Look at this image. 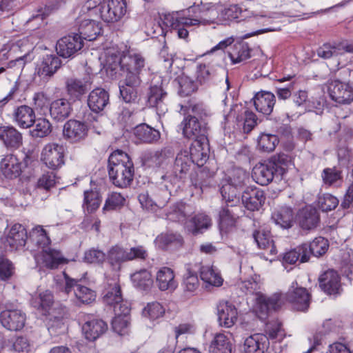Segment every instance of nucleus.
I'll list each match as a JSON object with an SVG mask.
<instances>
[{
	"label": "nucleus",
	"instance_id": "obj_46",
	"mask_svg": "<svg viewBox=\"0 0 353 353\" xmlns=\"http://www.w3.org/2000/svg\"><path fill=\"white\" fill-rule=\"evenodd\" d=\"M42 262L46 267L50 269L57 268L64 261L61 252L56 250L43 248L41 251Z\"/></svg>",
	"mask_w": 353,
	"mask_h": 353
},
{
	"label": "nucleus",
	"instance_id": "obj_24",
	"mask_svg": "<svg viewBox=\"0 0 353 353\" xmlns=\"http://www.w3.org/2000/svg\"><path fill=\"white\" fill-rule=\"evenodd\" d=\"M328 248L329 243L326 239L321 236L316 237L310 243L302 244V249H303L302 259L308 261L311 255L319 257L326 253Z\"/></svg>",
	"mask_w": 353,
	"mask_h": 353
},
{
	"label": "nucleus",
	"instance_id": "obj_14",
	"mask_svg": "<svg viewBox=\"0 0 353 353\" xmlns=\"http://www.w3.org/2000/svg\"><path fill=\"white\" fill-rule=\"evenodd\" d=\"M83 47V41L78 34L68 35L60 39L57 43V54L63 58L73 57Z\"/></svg>",
	"mask_w": 353,
	"mask_h": 353
},
{
	"label": "nucleus",
	"instance_id": "obj_21",
	"mask_svg": "<svg viewBox=\"0 0 353 353\" xmlns=\"http://www.w3.org/2000/svg\"><path fill=\"white\" fill-rule=\"evenodd\" d=\"M269 346L270 341L268 336L256 333L245 339L243 351L245 353H265Z\"/></svg>",
	"mask_w": 353,
	"mask_h": 353
},
{
	"label": "nucleus",
	"instance_id": "obj_8",
	"mask_svg": "<svg viewBox=\"0 0 353 353\" xmlns=\"http://www.w3.org/2000/svg\"><path fill=\"white\" fill-rule=\"evenodd\" d=\"M327 92L330 99L341 105H350L353 102V84L339 79L327 82Z\"/></svg>",
	"mask_w": 353,
	"mask_h": 353
},
{
	"label": "nucleus",
	"instance_id": "obj_48",
	"mask_svg": "<svg viewBox=\"0 0 353 353\" xmlns=\"http://www.w3.org/2000/svg\"><path fill=\"white\" fill-rule=\"evenodd\" d=\"M131 279L134 286L141 290L150 289L153 284V279L149 271L145 269L137 271L132 274Z\"/></svg>",
	"mask_w": 353,
	"mask_h": 353
},
{
	"label": "nucleus",
	"instance_id": "obj_51",
	"mask_svg": "<svg viewBox=\"0 0 353 353\" xmlns=\"http://www.w3.org/2000/svg\"><path fill=\"white\" fill-rule=\"evenodd\" d=\"M200 276L205 283L210 285L219 287L223 284V280L219 272L212 266H202L200 270Z\"/></svg>",
	"mask_w": 353,
	"mask_h": 353
},
{
	"label": "nucleus",
	"instance_id": "obj_55",
	"mask_svg": "<svg viewBox=\"0 0 353 353\" xmlns=\"http://www.w3.org/2000/svg\"><path fill=\"white\" fill-rule=\"evenodd\" d=\"M99 194L96 190H86L84 192L83 208L88 212L92 213L97 210L101 203Z\"/></svg>",
	"mask_w": 353,
	"mask_h": 353
},
{
	"label": "nucleus",
	"instance_id": "obj_13",
	"mask_svg": "<svg viewBox=\"0 0 353 353\" xmlns=\"http://www.w3.org/2000/svg\"><path fill=\"white\" fill-rule=\"evenodd\" d=\"M88 133V125L78 120L70 119L63 125V137L71 143H78L84 140Z\"/></svg>",
	"mask_w": 353,
	"mask_h": 353
},
{
	"label": "nucleus",
	"instance_id": "obj_28",
	"mask_svg": "<svg viewBox=\"0 0 353 353\" xmlns=\"http://www.w3.org/2000/svg\"><path fill=\"white\" fill-rule=\"evenodd\" d=\"M108 329V325L103 320L88 316L82 327L85 338L89 341H94L102 335Z\"/></svg>",
	"mask_w": 353,
	"mask_h": 353
},
{
	"label": "nucleus",
	"instance_id": "obj_34",
	"mask_svg": "<svg viewBox=\"0 0 353 353\" xmlns=\"http://www.w3.org/2000/svg\"><path fill=\"white\" fill-rule=\"evenodd\" d=\"M109 103V94L103 88H97L89 94L88 105L94 112H99L105 108Z\"/></svg>",
	"mask_w": 353,
	"mask_h": 353
},
{
	"label": "nucleus",
	"instance_id": "obj_6",
	"mask_svg": "<svg viewBox=\"0 0 353 353\" xmlns=\"http://www.w3.org/2000/svg\"><path fill=\"white\" fill-rule=\"evenodd\" d=\"M249 179L248 174L242 169H236L230 179V181L222 185L221 194L223 200L231 202V206H237L239 199L237 198V190L243 188Z\"/></svg>",
	"mask_w": 353,
	"mask_h": 353
},
{
	"label": "nucleus",
	"instance_id": "obj_2",
	"mask_svg": "<svg viewBox=\"0 0 353 353\" xmlns=\"http://www.w3.org/2000/svg\"><path fill=\"white\" fill-rule=\"evenodd\" d=\"M241 289L246 294H254V311L259 319L264 320L272 312L281 307L283 303L282 295L276 292L270 296L261 293V285L254 280H248L242 282Z\"/></svg>",
	"mask_w": 353,
	"mask_h": 353
},
{
	"label": "nucleus",
	"instance_id": "obj_42",
	"mask_svg": "<svg viewBox=\"0 0 353 353\" xmlns=\"http://www.w3.org/2000/svg\"><path fill=\"white\" fill-rule=\"evenodd\" d=\"M156 282L159 288L163 291L173 290L177 286L174 272L168 267H163L157 272Z\"/></svg>",
	"mask_w": 353,
	"mask_h": 353
},
{
	"label": "nucleus",
	"instance_id": "obj_23",
	"mask_svg": "<svg viewBox=\"0 0 353 353\" xmlns=\"http://www.w3.org/2000/svg\"><path fill=\"white\" fill-rule=\"evenodd\" d=\"M119 85L120 94L126 103L134 102L138 97V89L141 83V78L122 77Z\"/></svg>",
	"mask_w": 353,
	"mask_h": 353
},
{
	"label": "nucleus",
	"instance_id": "obj_26",
	"mask_svg": "<svg viewBox=\"0 0 353 353\" xmlns=\"http://www.w3.org/2000/svg\"><path fill=\"white\" fill-rule=\"evenodd\" d=\"M172 154V150L164 148L160 150L148 151L143 154L141 160L143 164L148 168H159Z\"/></svg>",
	"mask_w": 353,
	"mask_h": 353
},
{
	"label": "nucleus",
	"instance_id": "obj_10",
	"mask_svg": "<svg viewBox=\"0 0 353 353\" xmlns=\"http://www.w3.org/2000/svg\"><path fill=\"white\" fill-rule=\"evenodd\" d=\"M125 0H108L98 8V13L102 20L107 23H113L120 20L126 13Z\"/></svg>",
	"mask_w": 353,
	"mask_h": 353
},
{
	"label": "nucleus",
	"instance_id": "obj_36",
	"mask_svg": "<svg viewBox=\"0 0 353 353\" xmlns=\"http://www.w3.org/2000/svg\"><path fill=\"white\" fill-rule=\"evenodd\" d=\"M252 236L259 248L264 250L271 255L276 254L277 250L269 230L259 228L253 232Z\"/></svg>",
	"mask_w": 353,
	"mask_h": 353
},
{
	"label": "nucleus",
	"instance_id": "obj_20",
	"mask_svg": "<svg viewBox=\"0 0 353 353\" xmlns=\"http://www.w3.org/2000/svg\"><path fill=\"white\" fill-rule=\"evenodd\" d=\"M217 314L219 323L225 327H232L238 319L236 307L226 301H221L217 305Z\"/></svg>",
	"mask_w": 353,
	"mask_h": 353
},
{
	"label": "nucleus",
	"instance_id": "obj_64",
	"mask_svg": "<svg viewBox=\"0 0 353 353\" xmlns=\"http://www.w3.org/2000/svg\"><path fill=\"white\" fill-rule=\"evenodd\" d=\"M125 198L120 193L112 192L110 194L103 208V210H113L124 205Z\"/></svg>",
	"mask_w": 353,
	"mask_h": 353
},
{
	"label": "nucleus",
	"instance_id": "obj_53",
	"mask_svg": "<svg viewBox=\"0 0 353 353\" xmlns=\"http://www.w3.org/2000/svg\"><path fill=\"white\" fill-rule=\"evenodd\" d=\"M66 89L68 94L74 97H79L88 90L87 82L74 78L68 79Z\"/></svg>",
	"mask_w": 353,
	"mask_h": 353
},
{
	"label": "nucleus",
	"instance_id": "obj_44",
	"mask_svg": "<svg viewBox=\"0 0 353 353\" xmlns=\"http://www.w3.org/2000/svg\"><path fill=\"white\" fill-rule=\"evenodd\" d=\"M135 137L142 143H152L160 138V132L146 124H140L134 129Z\"/></svg>",
	"mask_w": 353,
	"mask_h": 353
},
{
	"label": "nucleus",
	"instance_id": "obj_59",
	"mask_svg": "<svg viewBox=\"0 0 353 353\" xmlns=\"http://www.w3.org/2000/svg\"><path fill=\"white\" fill-rule=\"evenodd\" d=\"M236 120L243 124L244 132H249L256 125L257 118L254 112L245 108L242 114L237 117Z\"/></svg>",
	"mask_w": 353,
	"mask_h": 353
},
{
	"label": "nucleus",
	"instance_id": "obj_7",
	"mask_svg": "<svg viewBox=\"0 0 353 353\" xmlns=\"http://www.w3.org/2000/svg\"><path fill=\"white\" fill-rule=\"evenodd\" d=\"M63 276L65 283L63 291L67 294L72 292L75 297L74 301L77 305L89 304L95 300L94 291L83 285L80 280L72 279L65 272H63Z\"/></svg>",
	"mask_w": 353,
	"mask_h": 353
},
{
	"label": "nucleus",
	"instance_id": "obj_61",
	"mask_svg": "<svg viewBox=\"0 0 353 353\" xmlns=\"http://www.w3.org/2000/svg\"><path fill=\"white\" fill-rule=\"evenodd\" d=\"M339 199L330 194H324L318 199V207L323 212H329L334 210L339 205Z\"/></svg>",
	"mask_w": 353,
	"mask_h": 353
},
{
	"label": "nucleus",
	"instance_id": "obj_29",
	"mask_svg": "<svg viewBox=\"0 0 353 353\" xmlns=\"http://www.w3.org/2000/svg\"><path fill=\"white\" fill-rule=\"evenodd\" d=\"M192 163V159L190 158L188 151L187 150L180 151L176 157L172 169L174 179H184L190 171Z\"/></svg>",
	"mask_w": 353,
	"mask_h": 353
},
{
	"label": "nucleus",
	"instance_id": "obj_4",
	"mask_svg": "<svg viewBox=\"0 0 353 353\" xmlns=\"http://www.w3.org/2000/svg\"><path fill=\"white\" fill-rule=\"evenodd\" d=\"M217 12L209 10L202 16L190 18L182 16L180 13H171L164 17V23L170 27L179 39H187L189 35L188 28L199 25H207L214 22Z\"/></svg>",
	"mask_w": 353,
	"mask_h": 353
},
{
	"label": "nucleus",
	"instance_id": "obj_30",
	"mask_svg": "<svg viewBox=\"0 0 353 353\" xmlns=\"http://www.w3.org/2000/svg\"><path fill=\"white\" fill-rule=\"evenodd\" d=\"M0 171L8 179H16L20 176L22 172L21 164L16 156L8 154L2 159L0 163Z\"/></svg>",
	"mask_w": 353,
	"mask_h": 353
},
{
	"label": "nucleus",
	"instance_id": "obj_3",
	"mask_svg": "<svg viewBox=\"0 0 353 353\" xmlns=\"http://www.w3.org/2000/svg\"><path fill=\"white\" fill-rule=\"evenodd\" d=\"M108 68L115 73L119 70L121 77L141 78L145 70L146 60L141 54L129 52L123 56L112 55L107 58Z\"/></svg>",
	"mask_w": 353,
	"mask_h": 353
},
{
	"label": "nucleus",
	"instance_id": "obj_43",
	"mask_svg": "<svg viewBox=\"0 0 353 353\" xmlns=\"http://www.w3.org/2000/svg\"><path fill=\"white\" fill-rule=\"evenodd\" d=\"M154 242L159 248L167 250L171 247H181L183 245V240L180 234L167 232L158 235Z\"/></svg>",
	"mask_w": 353,
	"mask_h": 353
},
{
	"label": "nucleus",
	"instance_id": "obj_12",
	"mask_svg": "<svg viewBox=\"0 0 353 353\" xmlns=\"http://www.w3.org/2000/svg\"><path fill=\"white\" fill-rule=\"evenodd\" d=\"M41 161L50 169L56 170L64 163L63 148L57 143H48L43 148Z\"/></svg>",
	"mask_w": 353,
	"mask_h": 353
},
{
	"label": "nucleus",
	"instance_id": "obj_39",
	"mask_svg": "<svg viewBox=\"0 0 353 353\" xmlns=\"http://www.w3.org/2000/svg\"><path fill=\"white\" fill-rule=\"evenodd\" d=\"M319 214L317 210L312 206H306L299 214V223L303 230H312L319 222Z\"/></svg>",
	"mask_w": 353,
	"mask_h": 353
},
{
	"label": "nucleus",
	"instance_id": "obj_18",
	"mask_svg": "<svg viewBox=\"0 0 353 353\" xmlns=\"http://www.w3.org/2000/svg\"><path fill=\"white\" fill-rule=\"evenodd\" d=\"M225 202V205L219 210L218 223L221 232L227 234L235 228L239 215L232 209L234 207L230 205L231 202Z\"/></svg>",
	"mask_w": 353,
	"mask_h": 353
},
{
	"label": "nucleus",
	"instance_id": "obj_9",
	"mask_svg": "<svg viewBox=\"0 0 353 353\" xmlns=\"http://www.w3.org/2000/svg\"><path fill=\"white\" fill-rule=\"evenodd\" d=\"M282 295L283 303L287 301L292 304L294 309L299 311H305L307 310L310 302V294L305 288L299 286L297 282L292 283L288 292Z\"/></svg>",
	"mask_w": 353,
	"mask_h": 353
},
{
	"label": "nucleus",
	"instance_id": "obj_58",
	"mask_svg": "<svg viewBox=\"0 0 353 353\" xmlns=\"http://www.w3.org/2000/svg\"><path fill=\"white\" fill-rule=\"evenodd\" d=\"M35 127L31 131V134L34 137H39L43 138L52 132V125L50 121L44 118H39L38 119H35Z\"/></svg>",
	"mask_w": 353,
	"mask_h": 353
},
{
	"label": "nucleus",
	"instance_id": "obj_40",
	"mask_svg": "<svg viewBox=\"0 0 353 353\" xmlns=\"http://www.w3.org/2000/svg\"><path fill=\"white\" fill-rule=\"evenodd\" d=\"M27 232L25 228L19 223L14 224L6 239L7 243L12 249H18L26 245Z\"/></svg>",
	"mask_w": 353,
	"mask_h": 353
},
{
	"label": "nucleus",
	"instance_id": "obj_1",
	"mask_svg": "<svg viewBox=\"0 0 353 353\" xmlns=\"http://www.w3.org/2000/svg\"><path fill=\"white\" fill-rule=\"evenodd\" d=\"M108 174L112 183L120 188L130 186L133 181L134 168L129 155L115 150L108 159Z\"/></svg>",
	"mask_w": 353,
	"mask_h": 353
},
{
	"label": "nucleus",
	"instance_id": "obj_32",
	"mask_svg": "<svg viewBox=\"0 0 353 353\" xmlns=\"http://www.w3.org/2000/svg\"><path fill=\"white\" fill-rule=\"evenodd\" d=\"M321 288L327 294H334L339 292L341 287L339 274L334 270H328L319 277Z\"/></svg>",
	"mask_w": 353,
	"mask_h": 353
},
{
	"label": "nucleus",
	"instance_id": "obj_35",
	"mask_svg": "<svg viewBox=\"0 0 353 353\" xmlns=\"http://www.w3.org/2000/svg\"><path fill=\"white\" fill-rule=\"evenodd\" d=\"M0 139L7 148L12 149L19 148L23 143L21 133L13 126H1Z\"/></svg>",
	"mask_w": 353,
	"mask_h": 353
},
{
	"label": "nucleus",
	"instance_id": "obj_50",
	"mask_svg": "<svg viewBox=\"0 0 353 353\" xmlns=\"http://www.w3.org/2000/svg\"><path fill=\"white\" fill-rule=\"evenodd\" d=\"M210 351L211 353H231L232 345L224 334L219 333L214 336Z\"/></svg>",
	"mask_w": 353,
	"mask_h": 353
},
{
	"label": "nucleus",
	"instance_id": "obj_60",
	"mask_svg": "<svg viewBox=\"0 0 353 353\" xmlns=\"http://www.w3.org/2000/svg\"><path fill=\"white\" fill-rule=\"evenodd\" d=\"M229 57L233 63H238L250 57V50L245 45L238 44L229 52Z\"/></svg>",
	"mask_w": 353,
	"mask_h": 353
},
{
	"label": "nucleus",
	"instance_id": "obj_52",
	"mask_svg": "<svg viewBox=\"0 0 353 353\" xmlns=\"http://www.w3.org/2000/svg\"><path fill=\"white\" fill-rule=\"evenodd\" d=\"M107 259L112 267L119 268L122 263L128 261V249L119 245L113 246L108 251Z\"/></svg>",
	"mask_w": 353,
	"mask_h": 353
},
{
	"label": "nucleus",
	"instance_id": "obj_57",
	"mask_svg": "<svg viewBox=\"0 0 353 353\" xmlns=\"http://www.w3.org/2000/svg\"><path fill=\"white\" fill-rule=\"evenodd\" d=\"M278 143L279 139L274 134L263 133L258 139V148L263 152H272Z\"/></svg>",
	"mask_w": 353,
	"mask_h": 353
},
{
	"label": "nucleus",
	"instance_id": "obj_54",
	"mask_svg": "<svg viewBox=\"0 0 353 353\" xmlns=\"http://www.w3.org/2000/svg\"><path fill=\"white\" fill-rule=\"evenodd\" d=\"M53 303V296L50 291H45L38 296L33 297L31 301L32 305L38 309L43 310L46 314Z\"/></svg>",
	"mask_w": 353,
	"mask_h": 353
},
{
	"label": "nucleus",
	"instance_id": "obj_49",
	"mask_svg": "<svg viewBox=\"0 0 353 353\" xmlns=\"http://www.w3.org/2000/svg\"><path fill=\"white\" fill-rule=\"evenodd\" d=\"M30 241L41 250L46 248L50 243V239L46 231L41 225L33 228L30 233Z\"/></svg>",
	"mask_w": 353,
	"mask_h": 353
},
{
	"label": "nucleus",
	"instance_id": "obj_19",
	"mask_svg": "<svg viewBox=\"0 0 353 353\" xmlns=\"http://www.w3.org/2000/svg\"><path fill=\"white\" fill-rule=\"evenodd\" d=\"M188 151L193 163H196L198 166H203L208 159L210 148L208 139H195Z\"/></svg>",
	"mask_w": 353,
	"mask_h": 353
},
{
	"label": "nucleus",
	"instance_id": "obj_33",
	"mask_svg": "<svg viewBox=\"0 0 353 353\" xmlns=\"http://www.w3.org/2000/svg\"><path fill=\"white\" fill-rule=\"evenodd\" d=\"M78 37L81 41H93L100 34L101 27L99 22L92 19H83L78 22Z\"/></svg>",
	"mask_w": 353,
	"mask_h": 353
},
{
	"label": "nucleus",
	"instance_id": "obj_38",
	"mask_svg": "<svg viewBox=\"0 0 353 353\" xmlns=\"http://www.w3.org/2000/svg\"><path fill=\"white\" fill-rule=\"evenodd\" d=\"M72 110L71 103L68 100L59 99L51 103L50 114L54 120L62 121L70 116Z\"/></svg>",
	"mask_w": 353,
	"mask_h": 353
},
{
	"label": "nucleus",
	"instance_id": "obj_63",
	"mask_svg": "<svg viewBox=\"0 0 353 353\" xmlns=\"http://www.w3.org/2000/svg\"><path fill=\"white\" fill-rule=\"evenodd\" d=\"M165 312L163 307L158 302L148 303L143 310V315L151 320L161 317Z\"/></svg>",
	"mask_w": 353,
	"mask_h": 353
},
{
	"label": "nucleus",
	"instance_id": "obj_17",
	"mask_svg": "<svg viewBox=\"0 0 353 353\" xmlns=\"http://www.w3.org/2000/svg\"><path fill=\"white\" fill-rule=\"evenodd\" d=\"M103 301L105 304L113 307V310L123 303H129L123 299L121 286L115 279L108 280L103 291Z\"/></svg>",
	"mask_w": 353,
	"mask_h": 353
},
{
	"label": "nucleus",
	"instance_id": "obj_16",
	"mask_svg": "<svg viewBox=\"0 0 353 353\" xmlns=\"http://www.w3.org/2000/svg\"><path fill=\"white\" fill-rule=\"evenodd\" d=\"M242 203L250 211L259 210L265 203L264 191L256 187H247L241 196Z\"/></svg>",
	"mask_w": 353,
	"mask_h": 353
},
{
	"label": "nucleus",
	"instance_id": "obj_47",
	"mask_svg": "<svg viewBox=\"0 0 353 353\" xmlns=\"http://www.w3.org/2000/svg\"><path fill=\"white\" fill-rule=\"evenodd\" d=\"M272 219L276 225H280L281 228H290L293 223V211L291 208L282 207L272 214Z\"/></svg>",
	"mask_w": 353,
	"mask_h": 353
},
{
	"label": "nucleus",
	"instance_id": "obj_41",
	"mask_svg": "<svg viewBox=\"0 0 353 353\" xmlns=\"http://www.w3.org/2000/svg\"><path fill=\"white\" fill-rule=\"evenodd\" d=\"M192 213V208L190 205L179 202L170 207L167 213V218L170 221L183 223L186 226V223L188 222L187 219Z\"/></svg>",
	"mask_w": 353,
	"mask_h": 353
},
{
	"label": "nucleus",
	"instance_id": "obj_56",
	"mask_svg": "<svg viewBox=\"0 0 353 353\" xmlns=\"http://www.w3.org/2000/svg\"><path fill=\"white\" fill-rule=\"evenodd\" d=\"M214 77V72L210 66L199 63L195 71L196 83L204 85L210 83Z\"/></svg>",
	"mask_w": 353,
	"mask_h": 353
},
{
	"label": "nucleus",
	"instance_id": "obj_11",
	"mask_svg": "<svg viewBox=\"0 0 353 353\" xmlns=\"http://www.w3.org/2000/svg\"><path fill=\"white\" fill-rule=\"evenodd\" d=\"M183 136L189 139L207 138L208 128L206 123L199 121L195 116L188 115L181 123Z\"/></svg>",
	"mask_w": 353,
	"mask_h": 353
},
{
	"label": "nucleus",
	"instance_id": "obj_37",
	"mask_svg": "<svg viewBox=\"0 0 353 353\" xmlns=\"http://www.w3.org/2000/svg\"><path fill=\"white\" fill-rule=\"evenodd\" d=\"M13 120L20 128H28L35 122V113L30 106L20 105L14 111Z\"/></svg>",
	"mask_w": 353,
	"mask_h": 353
},
{
	"label": "nucleus",
	"instance_id": "obj_62",
	"mask_svg": "<svg viewBox=\"0 0 353 353\" xmlns=\"http://www.w3.org/2000/svg\"><path fill=\"white\" fill-rule=\"evenodd\" d=\"M241 14V10L237 5H230L223 9L217 18L220 21L226 22L239 18Z\"/></svg>",
	"mask_w": 353,
	"mask_h": 353
},
{
	"label": "nucleus",
	"instance_id": "obj_5",
	"mask_svg": "<svg viewBox=\"0 0 353 353\" xmlns=\"http://www.w3.org/2000/svg\"><path fill=\"white\" fill-rule=\"evenodd\" d=\"M289 162L288 157L284 154L274 157L265 163L256 165L252 178L261 185H267L274 179L280 180L286 172Z\"/></svg>",
	"mask_w": 353,
	"mask_h": 353
},
{
	"label": "nucleus",
	"instance_id": "obj_25",
	"mask_svg": "<svg viewBox=\"0 0 353 353\" xmlns=\"http://www.w3.org/2000/svg\"><path fill=\"white\" fill-rule=\"evenodd\" d=\"M167 93L161 85H152L148 95V103L150 106L157 108L159 115L164 114L168 111L165 100Z\"/></svg>",
	"mask_w": 353,
	"mask_h": 353
},
{
	"label": "nucleus",
	"instance_id": "obj_31",
	"mask_svg": "<svg viewBox=\"0 0 353 353\" xmlns=\"http://www.w3.org/2000/svg\"><path fill=\"white\" fill-rule=\"evenodd\" d=\"M256 110L265 114L270 115L273 111L276 102L274 94L270 92L261 91L253 99Z\"/></svg>",
	"mask_w": 353,
	"mask_h": 353
},
{
	"label": "nucleus",
	"instance_id": "obj_15",
	"mask_svg": "<svg viewBox=\"0 0 353 353\" xmlns=\"http://www.w3.org/2000/svg\"><path fill=\"white\" fill-rule=\"evenodd\" d=\"M26 314L19 310H6L0 314L1 325L8 330L19 331L25 325Z\"/></svg>",
	"mask_w": 353,
	"mask_h": 353
},
{
	"label": "nucleus",
	"instance_id": "obj_45",
	"mask_svg": "<svg viewBox=\"0 0 353 353\" xmlns=\"http://www.w3.org/2000/svg\"><path fill=\"white\" fill-rule=\"evenodd\" d=\"M212 225V220L205 214H198L186 223L187 230L194 235L203 232Z\"/></svg>",
	"mask_w": 353,
	"mask_h": 353
},
{
	"label": "nucleus",
	"instance_id": "obj_27",
	"mask_svg": "<svg viewBox=\"0 0 353 353\" xmlns=\"http://www.w3.org/2000/svg\"><path fill=\"white\" fill-rule=\"evenodd\" d=\"M61 60L56 55H46L37 68L38 76L43 81L52 77L61 66Z\"/></svg>",
	"mask_w": 353,
	"mask_h": 353
},
{
	"label": "nucleus",
	"instance_id": "obj_22",
	"mask_svg": "<svg viewBox=\"0 0 353 353\" xmlns=\"http://www.w3.org/2000/svg\"><path fill=\"white\" fill-rule=\"evenodd\" d=\"M130 312L129 303H123L114 309L115 316L112 321V327L116 333L123 335L127 332Z\"/></svg>",
	"mask_w": 353,
	"mask_h": 353
}]
</instances>
